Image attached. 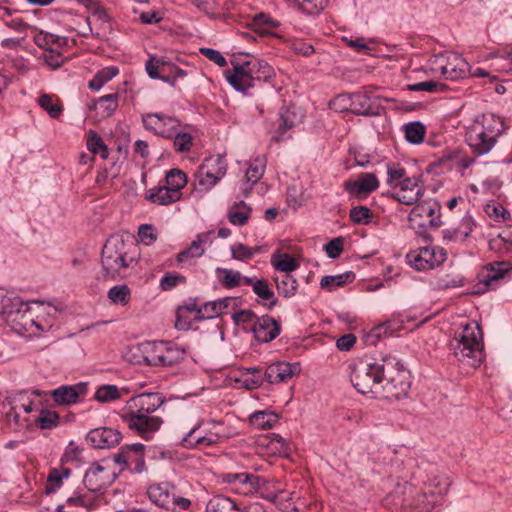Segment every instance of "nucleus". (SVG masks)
<instances>
[{"label":"nucleus","instance_id":"obj_52","mask_svg":"<svg viewBox=\"0 0 512 512\" xmlns=\"http://www.w3.org/2000/svg\"><path fill=\"white\" fill-rule=\"evenodd\" d=\"M484 212L495 222H505L511 219L510 212L500 203L490 201L484 206Z\"/></svg>","mask_w":512,"mask_h":512},{"label":"nucleus","instance_id":"obj_41","mask_svg":"<svg viewBox=\"0 0 512 512\" xmlns=\"http://www.w3.org/2000/svg\"><path fill=\"white\" fill-rule=\"evenodd\" d=\"M355 273L347 271L338 275H326L320 280V286L328 291L344 286L347 283H352L355 280Z\"/></svg>","mask_w":512,"mask_h":512},{"label":"nucleus","instance_id":"obj_10","mask_svg":"<svg viewBox=\"0 0 512 512\" xmlns=\"http://www.w3.org/2000/svg\"><path fill=\"white\" fill-rule=\"evenodd\" d=\"M145 70L151 79L161 80L173 88L177 81L187 76V72L175 65L166 56L151 55L145 63Z\"/></svg>","mask_w":512,"mask_h":512},{"label":"nucleus","instance_id":"obj_8","mask_svg":"<svg viewBox=\"0 0 512 512\" xmlns=\"http://www.w3.org/2000/svg\"><path fill=\"white\" fill-rule=\"evenodd\" d=\"M385 383L376 391L377 399L398 401L408 396L411 388V374L404 366L393 358V364L387 365Z\"/></svg>","mask_w":512,"mask_h":512},{"label":"nucleus","instance_id":"obj_36","mask_svg":"<svg viewBox=\"0 0 512 512\" xmlns=\"http://www.w3.org/2000/svg\"><path fill=\"white\" fill-rule=\"evenodd\" d=\"M251 208L244 202H235L227 212L229 222L236 226H243L250 218Z\"/></svg>","mask_w":512,"mask_h":512},{"label":"nucleus","instance_id":"obj_46","mask_svg":"<svg viewBox=\"0 0 512 512\" xmlns=\"http://www.w3.org/2000/svg\"><path fill=\"white\" fill-rule=\"evenodd\" d=\"M421 248L424 260L429 265V270L441 265L447 258V253L442 247L426 246Z\"/></svg>","mask_w":512,"mask_h":512},{"label":"nucleus","instance_id":"obj_30","mask_svg":"<svg viewBox=\"0 0 512 512\" xmlns=\"http://www.w3.org/2000/svg\"><path fill=\"white\" fill-rule=\"evenodd\" d=\"M278 26L279 22L277 20L263 12L255 14L248 23V27L261 37L272 35L273 29Z\"/></svg>","mask_w":512,"mask_h":512},{"label":"nucleus","instance_id":"obj_43","mask_svg":"<svg viewBox=\"0 0 512 512\" xmlns=\"http://www.w3.org/2000/svg\"><path fill=\"white\" fill-rule=\"evenodd\" d=\"M71 474L68 468H53L50 470L45 486L46 494L55 493L63 484V480L67 479Z\"/></svg>","mask_w":512,"mask_h":512},{"label":"nucleus","instance_id":"obj_28","mask_svg":"<svg viewBox=\"0 0 512 512\" xmlns=\"http://www.w3.org/2000/svg\"><path fill=\"white\" fill-rule=\"evenodd\" d=\"M161 341H146L137 345L142 360L139 363H144L149 366H161Z\"/></svg>","mask_w":512,"mask_h":512},{"label":"nucleus","instance_id":"obj_2","mask_svg":"<svg viewBox=\"0 0 512 512\" xmlns=\"http://www.w3.org/2000/svg\"><path fill=\"white\" fill-rule=\"evenodd\" d=\"M274 68L264 60H250L234 65L225 71L227 82L238 92L248 96H256L259 90L267 88L272 91Z\"/></svg>","mask_w":512,"mask_h":512},{"label":"nucleus","instance_id":"obj_31","mask_svg":"<svg viewBox=\"0 0 512 512\" xmlns=\"http://www.w3.org/2000/svg\"><path fill=\"white\" fill-rule=\"evenodd\" d=\"M215 273L219 283L226 289H233L241 285H245V279L249 277L243 276L239 271L227 268L217 267Z\"/></svg>","mask_w":512,"mask_h":512},{"label":"nucleus","instance_id":"obj_51","mask_svg":"<svg viewBox=\"0 0 512 512\" xmlns=\"http://www.w3.org/2000/svg\"><path fill=\"white\" fill-rule=\"evenodd\" d=\"M187 184L186 174L179 169H171L166 173V186L181 197V189Z\"/></svg>","mask_w":512,"mask_h":512},{"label":"nucleus","instance_id":"obj_14","mask_svg":"<svg viewBox=\"0 0 512 512\" xmlns=\"http://www.w3.org/2000/svg\"><path fill=\"white\" fill-rule=\"evenodd\" d=\"M205 425V421H199L182 438V445L186 448L211 447L219 444L226 437V434L218 429L219 426H212L204 434L198 433L199 429Z\"/></svg>","mask_w":512,"mask_h":512},{"label":"nucleus","instance_id":"obj_59","mask_svg":"<svg viewBox=\"0 0 512 512\" xmlns=\"http://www.w3.org/2000/svg\"><path fill=\"white\" fill-rule=\"evenodd\" d=\"M219 306L220 303H217L216 300L205 303L198 310V314L195 315V320L201 321L204 319H213L215 317L222 315Z\"/></svg>","mask_w":512,"mask_h":512},{"label":"nucleus","instance_id":"obj_56","mask_svg":"<svg viewBox=\"0 0 512 512\" xmlns=\"http://www.w3.org/2000/svg\"><path fill=\"white\" fill-rule=\"evenodd\" d=\"M38 103L40 107L53 119L59 118L63 111L62 105L60 103H55L52 96L48 94H42L39 97Z\"/></svg>","mask_w":512,"mask_h":512},{"label":"nucleus","instance_id":"obj_29","mask_svg":"<svg viewBox=\"0 0 512 512\" xmlns=\"http://www.w3.org/2000/svg\"><path fill=\"white\" fill-rule=\"evenodd\" d=\"M161 366H174L182 362L186 357V350L184 347L176 344L173 341H161Z\"/></svg>","mask_w":512,"mask_h":512},{"label":"nucleus","instance_id":"obj_9","mask_svg":"<svg viewBox=\"0 0 512 512\" xmlns=\"http://www.w3.org/2000/svg\"><path fill=\"white\" fill-rule=\"evenodd\" d=\"M337 100L343 104V111L358 116H378L382 109L379 98L368 91L340 94Z\"/></svg>","mask_w":512,"mask_h":512},{"label":"nucleus","instance_id":"obj_47","mask_svg":"<svg viewBox=\"0 0 512 512\" xmlns=\"http://www.w3.org/2000/svg\"><path fill=\"white\" fill-rule=\"evenodd\" d=\"M118 72V68L115 66H109L101 69L89 81V89L92 91H99L107 82L114 78Z\"/></svg>","mask_w":512,"mask_h":512},{"label":"nucleus","instance_id":"obj_50","mask_svg":"<svg viewBox=\"0 0 512 512\" xmlns=\"http://www.w3.org/2000/svg\"><path fill=\"white\" fill-rule=\"evenodd\" d=\"M108 299L116 305L126 306L131 299V290L125 285H115L107 293Z\"/></svg>","mask_w":512,"mask_h":512},{"label":"nucleus","instance_id":"obj_44","mask_svg":"<svg viewBox=\"0 0 512 512\" xmlns=\"http://www.w3.org/2000/svg\"><path fill=\"white\" fill-rule=\"evenodd\" d=\"M274 280L278 293L284 298H291L295 295L298 288V282L293 276L290 274H281L276 276Z\"/></svg>","mask_w":512,"mask_h":512},{"label":"nucleus","instance_id":"obj_19","mask_svg":"<svg viewBox=\"0 0 512 512\" xmlns=\"http://www.w3.org/2000/svg\"><path fill=\"white\" fill-rule=\"evenodd\" d=\"M88 383L79 382L74 385H62L51 391L53 401L61 406L76 404L87 395Z\"/></svg>","mask_w":512,"mask_h":512},{"label":"nucleus","instance_id":"obj_49","mask_svg":"<svg viewBox=\"0 0 512 512\" xmlns=\"http://www.w3.org/2000/svg\"><path fill=\"white\" fill-rule=\"evenodd\" d=\"M87 149L92 154H100L102 159H107L109 150L103 139L94 131L90 130L86 139Z\"/></svg>","mask_w":512,"mask_h":512},{"label":"nucleus","instance_id":"obj_27","mask_svg":"<svg viewBox=\"0 0 512 512\" xmlns=\"http://www.w3.org/2000/svg\"><path fill=\"white\" fill-rule=\"evenodd\" d=\"M245 285L252 287L253 292L262 300L263 305L267 309L270 310L277 305L278 301L275 298L274 292L269 288L267 280L249 277L245 279Z\"/></svg>","mask_w":512,"mask_h":512},{"label":"nucleus","instance_id":"obj_17","mask_svg":"<svg viewBox=\"0 0 512 512\" xmlns=\"http://www.w3.org/2000/svg\"><path fill=\"white\" fill-rule=\"evenodd\" d=\"M304 113L301 108L290 105L283 107L280 111V124L275 130L272 140L281 142L291 138L290 130L303 122Z\"/></svg>","mask_w":512,"mask_h":512},{"label":"nucleus","instance_id":"obj_1","mask_svg":"<svg viewBox=\"0 0 512 512\" xmlns=\"http://www.w3.org/2000/svg\"><path fill=\"white\" fill-rule=\"evenodd\" d=\"M163 403L164 397L160 393H141L126 402L121 417L131 430L149 439L163 422L160 417L152 415Z\"/></svg>","mask_w":512,"mask_h":512},{"label":"nucleus","instance_id":"obj_3","mask_svg":"<svg viewBox=\"0 0 512 512\" xmlns=\"http://www.w3.org/2000/svg\"><path fill=\"white\" fill-rule=\"evenodd\" d=\"M136 245L125 241L123 236H110L101 254V265L104 278H124L127 270L136 263Z\"/></svg>","mask_w":512,"mask_h":512},{"label":"nucleus","instance_id":"obj_60","mask_svg":"<svg viewBox=\"0 0 512 512\" xmlns=\"http://www.w3.org/2000/svg\"><path fill=\"white\" fill-rule=\"evenodd\" d=\"M35 422L41 429H52L58 425L59 415L55 411L42 410Z\"/></svg>","mask_w":512,"mask_h":512},{"label":"nucleus","instance_id":"obj_48","mask_svg":"<svg viewBox=\"0 0 512 512\" xmlns=\"http://www.w3.org/2000/svg\"><path fill=\"white\" fill-rule=\"evenodd\" d=\"M195 176V189L199 193L208 192L221 180L209 171L203 170L201 167H199Z\"/></svg>","mask_w":512,"mask_h":512},{"label":"nucleus","instance_id":"obj_6","mask_svg":"<svg viewBox=\"0 0 512 512\" xmlns=\"http://www.w3.org/2000/svg\"><path fill=\"white\" fill-rule=\"evenodd\" d=\"M455 356L459 361L477 367L484 357L483 332L477 322L462 325L452 342Z\"/></svg>","mask_w":512,"mask_h":512},{"label":"nucleus","instance_id":"obj_21","mask_svg":"<svg viewBox=\"0 0 512 512\" xmlns=\"http://www.w3.org/2000/svg\"><path fill=\"white\" fill-rule=\"evenodd\" d=\"M122 435L120 431L107 427H100L90 430L86 440L96 449H107L120 443Z\"/></svg>","mask_w":512,"mask_h":512},{"label":"nucleus","instance_id":"obj_57","mask_svg":"<svg viewBox=\"0 0 512 512\" xmlns=\"http://www.w3.org/2000/svg\"><path fill=\"white\" fill-rule=\"evenodd\" d=\"M119 397L120 393L116 385H103L94 394V399L101 403L111 402Z\"/></svg>","mask_w":512,"mask_h":512},{"label":"nucleus","instance_id":"obj_12","mask_svg":"<svg viewBox=\"0 0 512 512\" xmlns=\"http://www.w3.org/2000/svg\"><path fill=\"white\" fill-rule=\"evenodd\" d=\"M145 446L141 443L124 445L113 456L115 463L121 466V470L127 469L135 474H141L147 470L144 458Z\"/></svg>","mask_w":512,"mask_h":512},{"label":"nucleus","instance_id":"obj_11","mask_svg":"<svg viewBox=\"0 0 512 512\" xmlns=\"http://www.w3.org/2000/svg\"><path fill=\"white\" fill-rule=\"evenodd\" d=\"M7 324L11 329L20 335H35L37 332H43L52 324L43 325L39 317H34V313L28 304L22 310L8 316Z\"/></svg>","mask_w":512,"mask_h":512},{"label":"nucleus","instance_id":"obj_35","mask_svg":"<svg viewBox=\"0 0 512 512\" xmlns=\"http://www.w3.org/2000/svg\"><path fill=\"white\" fill-rule=\"evenodd\" d=\"M34 43L47 52H55V48H60L66 44V39L52 33L39 31L33 38Z\"/></svg>","mask_w":512,"mask_h":512},{"label":"nucleus","instance_id":"obj_55","mask_svg":"<svg viewBox=\"0 0 512 512\" xmlns=\"http://www.w3.org/2000/svg\"><path fill=\"white\" fill-rule=\"evenodd\" d=\"M409 91H423L428 93H439L447 90V85L438 81L429 80L413 84H408Z\"/></svg>","mask_w":512,"mask_h":512},{"label":"nucleus","instance_id":"obj_16","mask_svg":"<svg viewBox=\"0 0 512 512\" xmlns=\"http://www.w3.org/2000/svg\"><path fill=\"white\" fill-rule=\"evenodd\" d=\"M116 478V473L95 462L86 470L83 484L90 492L97 493L109 487Z\"/></svg>","mask_w":512,"mask_h":512},{"label":"nucleus","instance_id":"obj_4","mask_svg":"<svg viewBox=\"0 0 512 512\" xmlns=\"http://www.w3.org/2000/svg\"><path fill=\"white\" fill-rule=\"evenodd\" d=\"M505 131V124L500 116L492 113L482 114L467 127L465 141L472 154L484 156L488 154Z\"/></svg>","mask_w":512,"mask_h":512},{"label":"nucleus","instance_id":"obj_15","mask_svg":"<svg viewBox=\"0 0 512 512\" xmlns=\"http://www.w3.org/2000/svg\"><path fill=\"white\" fill-rule=\"evenodd\" d=\"M142 123L146 130L163 138H172L180 127V121L164 113H146L142 115Z\"/></svg>","mask_w":512,"mask_h":512},{"label":"nucleus","instance_id":"obj_7","mask_svg":"<svg viewBox=\"0 0 512 512\" xmlns=\"http://www.w3.org/2000/svg\"><path fill=\"white\" fill-rule=\"evenodd\" d=\"M413 479L421 482L424 486L439 489L438 492H423L416 496L409 506L418 512H432V510L439 504L442 495L448 492L451 485V483H447L446 488L441 487L442 481L438 473V469L431 463L419 465L413 472Z\"/></svg>","mask_w":512,"mask_h":512},{"label":"nucleus","instance_id":"obj_62","mask_svg":"<svg viewBox=\"0 0 512 512\" xmlns=\"http://www.w3.org/2000/svg\"><path fill=\"white\" fill-rule=\"evenodd\" d=\"M407 263L418 271H426L429 270V265L424 260V255L422 254V248L417 250L410 251L406 255Z\"/></svg>","mask_w":512,"mask_h":512},{"label":"nucleus","instance_id":"obj_37","mask_svg":"<svg viewBox=\"0 0 512 512\" xmlns=\"http://www.w3.org/2000/svg\"><path fill=\"white\" fill-rule=\"evenodd\" d=\"M236 502L224 495L213 496L206 504V512H239Z\"/></svg>","mask_w":512,"mask_h":512},{"label":"nucleus","instance_id":"obj_53","mask_svg":"<svg viewBox=\"0 0 512 512\" xmlns=\"http://www.w3.org/2000/svg\"><path fill=\"white\" fill-rule=\"evenodd\" d=\"M349 218L354 224L368 225L373 218V213L367 206L358 205L350 209Z\"/></svg>","mask_w":512,"mask_h":512},{"label":"nucleus","instance_id":"obj_64","mask_svg":"<svg viewBox=\"0 0 512 512\" xmlns=\"http://www.w3.org/2000/svg\"><path fill=\"white\" fill-rule=\"evenodd\" d=\"M172 138H174V147L177 152H188L191 149L193 137L189 133L177 130Z\"/></svg>","mask_w":512,"mask_h":512},{"label":"nucleus","instance_id":"obj_54","mask_svg":"<svg viewBox=\"0 0 512 512\" xmlns=\"http://www.w3.org/2000/svg\"><path fill=\"white\" fill-rule=\"evenodd\" d=\"M118 99L119 94L112 93L104 95L97 100L96 104L98 105V108L102 111V115L104 117H109L114 113V111L118 107Z\"/></svg>","mask_w":512,"mask_h":512},{"label":"nucleus","instance_id":"obj_18","mask_svg":"<svg viewBox=\"0 0 512 512\" xmlns=\"http://www.w3.org/2000/svg\"><path fill=\"white\" fill-rule=\"evenodd\" d=\"M419 183L420 178L418 176H408L396 183L394 187L396 190L392 193V197L408 206L415 204L423 195V189Z\"/></svg>","mask_w":512,"mask_h":512},{"label":"nucleus","instance_id":"obj_39","mask_svg":"<svg viewBox=\"0 0 512 512\" xmlns=\"http://www.w3.org/2000/svg\"><path fill=\"white\" fill-rule=\"evenodd\" d=\"M203 170L209 171L219 179H222L227 172V161L222 154L212 155L205 158L200 165Z\"/></svg>","mask_w":512,"mask_h":512},{"label":"nucleus","instance_id":"obj_25","mask_svg":"<svg viewBox=\"0 0 512 512\" xmlns=\"http://www.w3.org/2000/svg\"><path fill=\"white\" fill-rule=\"evenodd\" d=\"M174 491L175 486L165 481L150 485L147 489V495L150 501L158 507L170 510Z\"/></svg>","mask_w":512,"mask_h":512},{"label":"nucleus","instance_id":"obj_20","mask_svg":"<svg viewBox=\"0 0 512 512\" xmlns=\"http://www.w3.org/2000/svg\"><path fill=\"white\" fill-rule=\"evenodd\" d=\"M301 371L300 363H289L284 361H278L270 364L265 372V381L270 384H278L287 382L294 375L299 374Z\"/></svg>","mask_w":512,"mask_h":512},{"label":"nucleus","instance_id":"obj_40","mask_svg":"<svg viewBox=\"0 0 512 512\" xmlns=\"http://www.w3.org/2000/svg\"><path fill=\"white\" fill-rule=\"evenodd\" d=\"M266 168V159L261 156H257L253 158L249 162V166L245 173V178L247 184H249V189L253 187L263 176Z\"/></svg>","mask_w":512,"mask_h":512},{"label":"nucleus","instance_id":"obj_23","mask_svg":"<svg viewBox=\"0 0 512 512\" xmlns=\"http://www.w3.org/2000/svg\"><path fill=\"white\" fill-rule=\"evenodd\" d=\"M212 232L199 233L196 239L192 241L189 247L179 252L176 261L184 265H192L193 260L200 258L204 252V246L211 242L210 235Z\"/></svg>","mask_w":512,"mask_h":512},{"label":"nucleus","instance_id":"obj_34","mask_svg":"<svg viewBox=\"0 0 512 512\" xmlns=\"http://www.w3.org/2000/svg\"><path fill=\"white\" fill-rule=\"evenodd\" d=\"M405 140L412 145L423 143L426 135V127L420 121H412L401 127Z\"/></svg>","mask_w":512,"mask_h":512},{"label":"nucleus","instance_id":"obj_33","mask_svg":"<svg viewBox=\"0 0 512 512\" xmlns=\"http://www.w3.org/2000/svg\"><path fill=\"white\" fill-rule=\"evenodd\" d=\"M508 264L505 262H496L486 267L479 278L480 283L484 284L487 288L491 287L494 282L502 279L508 271Z\"/></svg>","mask_w":512,"mask_h":512},{"label":"nucleus","instance_id":"obj_63","mask_svg":"<svg viewBox=\"0 0 512 512\" xmlns=\"http://www.w3.org/2000/svg\"><path fill=\"white\" fill-rule=\"evenodd\" d=\"M268 445L280 456L287 457L291 451L289 442L278 434H273Z\"/></svg>","mask_w":512,"mask_h":512},{"label":"nucleus","instance_id":"obj_13","mask_svg":"<svg viewBox=\"0 0 512 512\" xmlns=\"http://www.w3.org/2000/svg\"><path fill=\"white\" fill-rule=\"evenodd\" d=\"M433 63L436 65L433 70L450 80L464 78L469 67L468 62L457 53L437 55Z\"/></svg>","mask_w":512,"mask_h":512},{"label":"nucleus","instance_id":"obj_22","mask_svg":"<svg viewBox=\"0 0 512 512\" xmlns=\"http://www.w3.org/2000/svg\"><path fill=\"white\" fill-rule=\"evenodd\" d=\"M379 186L377 177L372 173H362L357 180L344 182L345 191L358 199L365 198Z\"/></svg>","mask_w":512,"mask_h":512},{"label":"nucleus","instance_id":"obj_45","mask_svg":"<svg viewBox=\"0 0 512 512\" xmlns=\"http://www.w3.org/2000/svg\"><path fill=\"white\" fill-rule=\"evenodd\" d=\"M271 264L281 274H290L299 267L297 260L287 253L272 255Z\"/></svg>","mask_w":512,"mask_h":512},{"label":"nucleus","instance_id":"obj_26","mask_svg":"<svg viewBox=\"0 0 512 512\" xmlns=\"http://www.w3.org/2000/svg\"><path fill=\"white\" fill-rule=\"evenodd\" d=\"M475 226L473 218L465 216L457 227L447 228L442 231L443 239L447 242H463L470 236Z\"/></svg>","mask_w":512,"mask_h":512},{"label":"nucleus","instance_id":"obj_58","mask_svg":"<svg viewBox=\"0 0 512 512\" xmlns=\"http://www.w3.org/2000/svg\"><path fill=\"white\" fill-rule=\"evenodd\" d=\"M260 251V248L248 247L242 243L235 244L231 247L232 258L240 261L251 259L256 253Z\"/></svg>","mask_w":512,"mask_h":512},{"label":"nucleus","instance_id":"obj_42","mask_svg":"<svg viewBox=\"0 0 512 512\" xmlns=\"http://www.w3.org/2000/svg\"><path fill=\"white\" fill-rule=\"evenodd\" d=\"M279 421V417L272 411H256L250 416V423L257 429H271Z\"/></svg>","mask_w":512,"mask_h":512},{"label":"nucleus","instance_id":"obj_24","mask_svg":"<svg viewBox=\"0 0 512 512\" xmlns=\"http://www.w3.org/2000/svg\"><path fill=\"white\" fill-rule=\"evenodd\" d=\"M280 325L269 315L258 317L252 326L255 338L262 343L275 339L280 334Z\"/></svg>","mask_w":512,"mask_h":512},{"label":"nucleus","instance_id":"obj_5","mask_svg":"<svg viewBox=\"0 0 512 512\" xmlns=\"http://www.w3.org/2000/svg\"><path fill=\"white\" fill-rule=\"evenodd\" d=\"M393 364V357L386 356L379 361L376 359L360 360L353 366L350 381L361 394H371L376 398V391L384 381L387 365Z\"/></svg>","mask_w":512,"mask_h":512},{"label":"nucleus","instance_id":"obj_38","mask_svg":"<svg viewBox=\"0 0 512 512\" xmlns=\"http://www.w3.org/2000/svg\"><path fill=\"white\" fill-rule=\"evenodd\" d=\"M29 303L24 302L19 296L4 295L0 293V313L8 320V316L15 314L16 311L22 310Z\"/></svg>","mask_w":512,"mask_h":512},{"label":"nucleus","instance_id":"obj_61","mask_svg":"<svg viewBox=\"0 0 512 512\" xmlns=\"http://www.w3.org/2000/svg\"><path fill=\"white\" fill-rule=\"evenodd\" d=\"M387 175V184L393 187L396 186L397 182H400L408 177L406 169L397 163L387 164Z\"/></svg>","mask_w":512,"mask_h":512},{"label":"nucleus","instance_id":"obj_32","mask_svg":"<svg viewBox=\"0 0 512 512\" xmlns=\"http://www.w3.org/2000/svg\"><path fill=\"white\" fill-rule=\"evenodd\" d=\"M180 196L177 195L173 189L167 186H159L151 188L147 194L146 199L152 203L159 205H168L180 200Z\"/></svg>","mask_w":512,"mask_h":512}]
</instances>
